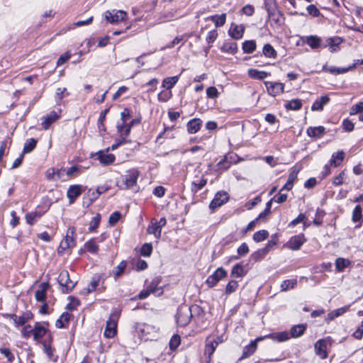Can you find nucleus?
I'll use <instances>...</instances> for the list:
<instances>
[{
	"label": "nucleus",
	"mask_w": 363,
	"mask_h": 363,
	"mask_svg": "<svg viewBox=\"0 0 363 363\" xmlns=\"http://www.w3.org/2000/svg\"><path fill=\"white\" fill-rule=\"evenodd\" d=\"M198 309H199V307L196 305L190 307L186 305L179 306L176 315L177 324L181 327L188 325L192 317V311Z\"/></svg>",
	"instance_id": "1"
},
{
	"label": "nucleus",
	"mask_w": 363,
	"mask_h": 363,
	"mask_svg": "<svg viewBox=\"0 0 363 363\" xmlns=\"http://www.w3.org/2000/svg\"><path fill=\"white\" fill-rule=\"evenodd\" d=\"M333 342V341L330 337L318 340L314 345L316 355L322 359H326L328 355V351L332 347Z\"/></svg>",
	"instance_id": "2"
},
{
	"label": "nucleus",
	"mask_w": 363,
	"mask_h": 363,
	"mask_svg": "<svg viewBox=\"0 0 363 363\" xmlns=\"http://www.w3.org/2000/svg\"><path fill=\"white\" fill-rule=\"evenodd\" d=\"M140 172L136 169L128 170L126 174L122 176V184L121 189H128L136 186Z\"/></svg>",
	"instance_id": "3"
},
{
	"label": "nucleus",
	"mask_w": 363,
	"mask_h": 363,
	"mask_svg": "<svg viewBox=\"0 0 363 363\" xmlns=\"http://www.w3.org/2000/svg\"><path fill=\"white\" fill-rule=\"evenodd\" d=\"M119 318V314L113 312L110 315L108 320L106 321V328L104 330V336L108 338L113 337L117 332V321Z\"/></svg>",
	"instance_id": "4"
},
{
	"label": "nucleus",
	"mask_w": 363,
	"mask_h": 363,
	"mask_svg": "<svg viewBox=\"0 0 363 363\" xmlns=\"http://www.w3.org/2000/svg\"><path fill=\"white\" fill-rule=\"evenodd\" d=\"M57 282L62 286V293L65 294L69 293L76 284L70 279L69 274L66 270H63L60 273Z\"/></svg>",
	"instance_id": "5"
},
{
	"label": "nucleus",
	"mask_w": 363,
	"mask_h": 363,
	"mask_svg": "<svg viewBox=\"0 0 363 363\" xmlns=\"http://www.w3.org/2000/svg\"><path fill=\"white\" fill-rule=\"evenodd\" d=\"M228 275V272L223 267L218 268L213 274L210 275L206 283L208 287L212 288L221 279L226 277Z\"/></svg>",
	"instance_id": "6"
},
{
	"label": "nucleus",
	"mask_w": 363,
	"mask_h": 363,
	"mask_svg": "<svg viewBox=\"0 0 363 363\" xmlns=\"http://www.w3.org/2000/svg\"><path fill=\"white\" fill-rule=\"evenodd\" d=\"M126 15V13L122 10L106 11L105 13V18L108 23L113 24L125 20Z\"/></svg>",
	"instance_id": "7"
},
{
	"label": "nucleus",
	"mask_w": 363,
	"mask_h": 363,
	"mask_svg": "<svg viewBox=\"0 0 363 363\" xmlns=\"http://www.w3.org/2000/svg\"><path fill=\"white\" fill-rule=\"evenodd\" d=\"M264 84L268 94L272 96H278L284 92V84L283 83L266 81Z\"/></svg>",
	"instance_id": "8"
},
{
	"label": "nucleus",
	"mask_w": 363,
	"mask_h": 363,
	"mask_svg": "<svg viewBox=\"0 0 363 363\" xmlns=\"http://www.w3.org/2000/svg\"><path fill=\"white\" fill-rule=\"evenodd\" d=\"M229 199L228 194L226 191H218L216 194L213 199L209 204V208L215 210L225 203Z\"/></svg>",
	"instance_id": "9"
},
{
	"label": "nucleus",
	"mask_w": 363,
	"mask_h": 363,
	"mask_svg": "<svg viewBox=\"0 0 363 363\" xmlns=\"http://www.w3.org/2000/svg\"><path fill=\"white\" fill-rule=\"evenodd\" d=\"M306 241L303 233L292 236L286 244V247L292 250H298Z\"/></svg>",
	"instance_id": "10"
},
{
	"label": "nucleus",
	"mask_w": 363,
	"mask_h": 363,
	"mask_svg": "<svg viewBox=\"0 0 363 363\" xmlns=\"http://www.w3.org/2000/svg\"><path fill=\"white\" fill-rule=\"evenodd\" d=\"M160 282L161 279L160 277H155L147 287L150 290V293L156 296H160L163 294V288L160 286Z\"/></svg>",
	"instance_id": "11"
},
{
	"label": "nucleus",
	"mask_w": 363,
	"mask_h": 363,
	"mask_svg": "<svg viewBox=\"0 0 363 363\" xmlns=\"http://www.w3.org/2000/svg\"><path fill=\"white\" fill-rule=\"evenodd\" d=\"M82 193L81 185H71L67 192V196L69 200V203H73L76 199Z\"/></svg>",
	"instance_id": "12"
},
{
	"label": "nucleus",
	"mask_w": 363,
	"mask_h": 363,
	"mask_svg": "<svg viewBox=\"0 0 363 363\" xmlns=\"http://www.w3.org/2000/svg\"><path fill=\"white\" fill-rule=\"evenodd\" d=\"M74 233V228H69L67 230V235L60 243V248L62 250H66L68 248H70L75 245V241L73 238V235Z\"/></svg>",
	"instance_id": "13"
},
{
	"label": "nucleus",
	"mask_w": 363,
	"mask_h": 363,
	"mask_svg": "<svg viewBox=\"0 0 363 363\" xmlns=\"http://www.w3.org/2000/svg\"><path fill=\"white\" fill-rule=\"evenodd\" d=\"M264 338H269L274 341L282 342L289 340L291 338L289 333L287 331H281L277 333H273L262 337Z\"/></svg>",
	"instance_id": "14"
},
{
	"label": "nucleus",
	"mask_w": 363,
	"mask_h": 363,
	"mask_svg": "<svg viewBox=\"0 0 363 363\" xmlns=\"http://www.w3.org/2000/svg\"><path fill=\"white\" fill-rule=\"evenodd\" d=\"M261 340H263V337H258L256 340L251 341L249 345H246L243 349L242 354L240 359H243L251 356L256 350L257 341Z\"/></svg>",
	"instance_id": "15"
},
{
	"label": "nucleus",
	"mask_w": 363,
	"mask_h": 363,
	"mask_svg": "<svg viewBox=\"0 0 363 363\" xmlns=\"http://www.w3.org/2000/svg\"><path fill=\"white\" fill-rule=\"evenodd\" d=\"M50 287L48 282H43L39 285V289L35 293V298L38 302H45L46 292Z\"/></svg>",
	"instance_id": "16"
},
{
	"label": "nucleus",
	"mask_w": 363,
	"mask_h": 363,
	"mask_svg": "<svg viewBox=\"0 0 363 363\" xmlns=\"http://www.w3.org/2000/svg\"><path fill=\"white\" fill-rule=\"evenodd\" d=\"M218 345V341L213 340L210 337L206 338L204 352L205 354L208 356V360L211 359V356L213 355Z\"/></svg>",
	"instance_id": "17"
},
{
	"label": "nucleus",
	"mask_w": 363,
	"mask_h": 363,
	"mask_svg": "<svg viewBox=\"0 0 363 363\" xmlns=\"http://www.w3.org/2000/svg\"><path fill=\"white\" fill-rule=\"evenodd\" d=\"M203 121L201 119L195 118L190 120L186 124L187 131L190 134L196 133L201 128Z\"/></svg>",
	"instance_id": "18"
},
{
	"label": "nucleus",
	"mask_w": 363,
	"mask_h": 363,
	"mask_svg": "<svg viewBox=\"0 0 363 363\" xmlns=\"http://www.w3.org/2000/svg\"><path fill=\"white\" fill-rule=\"evenodd\" d=\"M330 100V97L328 95L321 96L314 101L311 106V110L313 111H323L324 106L327 105Z\"/></svg>",
	"instance_id": "19"
},
{
	"label": "nucleus",
	"mask_w": 363,
	"mask_h": 363,
	"mask_svg": "<svg viewBox=\"0 0 363 363\" xmlns=\"http://www.w3.org/2000/svg\"><path fill=\"white\" fill-rule=\"evenodd\" d=\"M245 27L242 25H232L228 33L235 40L241 39L243 36Z\"/></svg>",
	"instance_id": "20"
},
{
	"label": "nucleus",
	"mask_w": 363,
	"mask_h": 363,
	"mask_svg": "<svg viewBox=\"0 0 363 363\" xmlns=\"http://www.w3.org/2000/svg\"><path fill=\"white\" fill-rule=\"evenodd\" d=\"M59 116L55 111H51L49 114L43 118L41 125L44 130H48L52 123L57 121Z\"/></svg>",
	"instance_id": "21"
},
{
	"label": "nucleus",
	"mask_w": 363,
	"mask_h": 363,
	"mask_svg": "<svg viewBox=\"0 0 363 363\" xmlns=\"http://www.w3.org/2000/svg\"><path fill=\"white\" fill-rule=\"evenodd\" d=\"M45 211H41L36 209L34 211L28 213L26 215V220L27 223L30 225H33L42 217V216L45 213Z\"/></svg>",
	"instance_id": "22"
},
{
	"label": "nucleus",
	"mask_w": 363,
	"mask_h": 363,
	"mask_svg": "<svg viewBox=\"0 0 363 363\" xmlns=\"http://www.w3.org/2000/svg\"><path fill=\"white\" fill-rule=\"evenodd\" d=\"M306 324H298L292 326L289 332L291 337L297 338L302 336L306 332Z\"/></svg>",
	"instance_id": "23"
},
{
	"label": "nucleus",
	"mask_w": 363,
	"mask_h": 363,
	"mask_svg": "<svg viewBox=\"0 0 363 363\" xmlns=\"http://www.w3.org/2000/svg\"><path fill=\"white\" fill-rule=\"evenodd\" d=\"M349 309H350V306H345L339 308L337 309H335L334 311H332L330 313H328L327 318H325V320L328 323H329L331 320H333V319H335V318H337V317L343 315L346 312H347L349 311Z\"/></svg>",
	"instance_id": "24"
},
{
	"label": "nucleus",
	"mask_w": 363,
	"mask_h": 363,
	"mask_svg": "<svg viewBox=\"0 0 363 363\" xmlns=\"http://www.w3.org/2000/svg\"><path fill=\"white\" fill-rule=\"evenodd\" d=\"M248 76L252 79L262 80L271 75L269 72L260 71L256 69H249L247 71Z\"/></svg>",
	"instance_id": "25"
},
{
	"label": "nucleus",
	"mask_w": 363,
	"mask_h": 363,
	"mask_svg": "<svg viewBox=\"0 0 363 363\" xmlns=\"http://www.w3.org/2000/svg\"><path fill=\"white\" fill-rule=\"evenodd\" d=\"M325 128L323 126L309 127L307 128V135L311 138H321L325 134Z\"/></svg>",
	"instance_id": "26"
},
{
	"label": "nucleus",
	"mask_w": 363,
	"mask_h": 363,
	"mask_svg": "<svg viewBox=\"0 0 363 363\" xmlns=\"http://www.w3.org/2000/svg\"><path fill=\"white\" fill-rule=\"evenodd\" d=\"M98 159L103 165H108L114 162L115 156L113 154H104L101 151L97 152Z\"/></svg>",
	"instance_id": "27"
},
{
	"label": "nucleus",
	"mask_w": 363,
	"mask_h": 363,
	"mask_svg": "<svg viewBox=\"0 0 363 363\" xmlns=\"http://www.w3.org/2000/svg\"><path fill=\"white\" fill-rule=\"evenodd\" d=\"M70 313L64 312L60 317L56 320L55 325L57 328H65L67 327L70 319Z\"/></svg>",
	"instance_id": "28"
},
{
	"label": "nucleus",
	"mask_w": 363,
	"mask_h": 363,
	"mask_svg": "<svg viewBox=\"0 0 363 363\" xmlns=\"http://www.w3.org/2000/svg\"><path fill=\"white\" fill-rule=\"evenodd\" d=\"M220 50L223 52L234 55L238 51V45L234 42H225L220 47Z\"/></svg>",
	"instance_id": "29"
},
{
	"label": "nucleus",
	"mask_w": 363,
	"mask_h": 363,
	"mask_svg": "<svg viewBox=\"0 0 363 363\" xmlns=\"http://www.w3.org/2000/svg\"><path fill=\"white\" fill-rule=\"evenodd\" d=\"M47 332L45 328L39 323H36L33 328V338L35 340L43 337Z\"/></svg>",
	"instance_id": "30"
},
{
	"label": "nucleus",
	"mask_w": 363,
	"mask_h": 363,
	"mask_svg": "<svg viewBox=\"0 0 363 363\" xmlns=\"http://www.w3.org/2000/svg\"><path fill=\"white\" fill-rule=\"evenodd\" d=\"M345 158V152L342 150L333 153L330 160V165L339 166Z\"/></svg>",
	"instance_id": "31"
},
{
	"label": "nucleus",
	"mask_w": 363,
	"mask_h": 363,
	"mask_svg": "<svg viewBox=\"0 0 363 363\" xmlns=\"http://www.w3.org/2000/svg\"><path fill=\"white\" fill-rule=\"evenodd\" d=\"M302 101L298 99H291L286 103L284 105L286 109L298 111L302 107Z\"/></svg>",
	"instance_id": "32"
},
{
	"label": "nucleus",
	"mask_w": 363,
	"mask_h": 363,
	"mask_svg": "<svg viewBox=\"0 0 363 363\" xmlns=\"http://www.w3.org/2000/svg\"><path fill=\"white\" fill-rule=\"evenodd\" d=\"M263 55L268 58L275 59L277 57V52L269 43H267L264 45L262 49Z\"/></svg>",
	"instance_id": "33"
},
{
	"label": "nucleus",
	"mask_w": 363,
	"mask_h": 363,
	"mask_svg": "<svg viewBox=\"0 0 363 363\" xmlns=\"http://www.w3.org/2000/svg\"><path fill=\"white\" fill-rule=\"evenodd\" d=\"M147 233L148 234H153L155 238L160 239L161 237L162 229H160V228H159L154 221H151L147 228Z\"/></svg>",
	"instance_id": "34"
},
{
	"label": "nucleus",
	"mask_w": 363,
	"mask_h": 363,
	"mask_svg": "<svg viewBox=\"0 0 363 363\" xmlns=\"http://www.w3.org/2000/svg\"><path fill=\"white\" fill-rule=\"evenodd\" d=\"M268 250L265 247L259 249L250 255V259L255 262L260 261L268 254Z\"/></svg>",
	"instance_id": "35"
},
{
	"label": "nucleus",
	"mask_w": 363,
	"mask_h": 363,
	"mask_svg": "<svg viewBox=\"0 0 363 363\" xmlns=\"http://www.w3.org/2000/svg\"><path fill=\"white\" fill-rule=\"evenodd\" d=\"M178 80L179 76L164 78L162 81V87L167 89V90H171V89L177 83Z\"/></svg>",
	"instance_id": "36"
},
{
	"label": "nucleus",
	"mask_w": 363,
	"mask_h": 363,
	"mask_svg": "<svg viewBox=\"0 0 363 363\" xmlns=\"http://www.w3.org/2000/svg\"><path fill=\"white\" fill-rule=\"evenodd\" d=\"M206 183L207 179L203 177L199 178L197 180L192 182L191 191L194 193L198 192L203 186H206Z\"/></svg>",
	"instance_id": "37"
},
{
	"label": "nucleus",
	"mask_w": 363,
	"mask_h": 363,
	"mask_svg": "<svg viewBox=\"0 0 363 363\" xmlns=\"http://www.w3.org/2000/svg\"><path fill=\"white\" fill-rule=\"evenodd\" d=\"M256 43L255 40H245L242 43V50L245 53L250 54L256 50Z\"/></svg>",
	"instance_id": "38"
},
{
	"label": "nucleus",
	"mask_w": 363,
	"mask_h": 363,
	"mask_svg": "<svg viewBox=\"0 0 363 363\" xmlns=\"http://www.w3.org/2000/svg\"><path fill=\"white\" fill-rule=\"evenodd\" d=\"M36 145L37 140L34 138H30L29 140H26L24 144L22 154L24 155L32 152L35 148Z\"/></svg>",
	"instance_id": "39"
},
{
	"label": "nucleus",
	"mask_w": 363,
	"mask_h": 363,
	"mask_svg": "<svg viewBox=\"0 0 363 363\" xmlns=\"http://www.w3.org/2000/svg\"><path fill=\"white\" fill-rule=\"evenodd\" d=\"M210 19L214 23L216 27H220L225 23L226 14L222 13L221 15H213L210 17Z\"/></svg>",
	"instance_id": "40"
},
{
	"label": "nucleus",
	"mask_w": 363,
	"mask_h": 363,
	"mask_svg": "<svg viewBox=\"0 0 363 363\" xmlns=\"http://www.w3.org/2000/svg\"><path fill=\"white\" fill-rule=\"evenodd\" d=\"M350 264V262L348 259L339 257L335 260V269L337 272H342Z\"/></svg>",
	"instance_id": "41"
},
{
	"label": "nucleus",
	"mask_w": 363,
	"mask_h": 363,
	"mask_svg": "<svg viewBox=\"0 0 363 363\" xmlns=\"http://www.w3.org/2000/svg\"><path fill=\"white\" fill-rule=\"evenodd\" d=\"M269 17L276 23L281 24L283 21V14L279 10L274 9L268 13Z\"/></svg>",
	"instance_id": "42"
},
{
	"label": "nucleus",
	"mask_w": 363,
	"mask_h": 363,
	"mask_svg": "<svg viewBox=\"0 0 363 363\" xmlns=\"http://www.w3.org/2000/svg\"><path fill=\"white\" fill-rule=\"evenodd\" d=\"M297 284L296 279H286L282 281L281 284V290L282 291H286L289 289H292Z\"/></svg>",
	"instance_id": "43"
},
{
	"label": "nucleus",
	"mask_w": 363,
	"mask_h": 363,
	"mask_svg": "<svg viewBox=\"0 0 363 363\" xmlns=\"http://www.w3.org/2000/svg\"><path fill=\"white\" fill-rule=\"evenodd\" d=\"M269 236V233L266 230H259L253 235V240L256 242H259L266 240Z\"/></svg>",
	"instance_id": "44"
},
{
	"label": "nucleus",
	"mask_w": 363,
	"mask_h": 363,
	"mask_svg": "<svg viewBox=\"0 0 363 363\" xmlns=\"http://www.w3.org/2000/svg\"><path fill=\"white\" fill-rule=\"evenodd\" d=\"M301 165L296 164L293 167L291 172L289 174L288 182L294 184V181L296 179L298 172L301 169Z\"/></svg>",
	"instance_id": "45"
},
{
	"label": "nucleus",
	"mask_w": 363,
	"mask_h": 363,
	"mask_svg": "<svg viewBox=\"0 0 363 363\" xmlns=\"http://www.w3.org/2000/svg\"><path fill=\"white\" fill-rule=\"evenodd\" d=\"M306 43L313 49L318 48L320 45V39L317 36L311 35L306 39Z\"/></svg>",
	"instance_id": "46"
},
{
	"label": "nucleus",
	"mask_w": 363,
	"mask_h": 363,
	"mask_svg": "<svg viewBox=\"0 0 363 363\" xmlns=\"http://www.w3.org/2000/svg\"><path fill=\"white\" fill-rule=\"evenodd\" d=\"M245 274L242 265L236 264L232 269L231 275L235 277H242Z\"/></svg>",
	"instance_id": "47"
},
{
	"label": "nucleus",
	"mask_w": 363,
	"mask_h": 363,
	"mask_svg": "<svg viewBox=\"0 0 363 363\" xmlns=\"http://www.w3.org/2000/svg\"><path fill=\"white\" fill-rule=\"evenodd\" d=\"M342 38L339 37L330 38L328 39V44L331 48V52L337 51V47L342 43Z\"/></svg>",
	"instance_id": "48"
},
{
	"label": "nucleus",
	"mask_w": 363,
	"mask_h": 363,
	"mask_svg": "<svg viewBox=\"0 0 363 363\" xmlns=\"http://www.w3.org/2000/svg\"><path fill=\"white\" fill-rule=\"evenodd\" d=\"M44 352L47 354V356L51 359L53 356V349L51 346V337H50L49 340H45L43 343Z\"/></svg>",
	"instance_id": "49"
},
{
	"label": "nucleus",
	"mask_w": 363,
	"mask_h": 363,
	"mask_svg": "<svg viewBox=\"0 0 363 363\" xmlns=\"http://www.w3.org/2000/svg\"><path fill=\"white\" fill-rule=\"evenodd\" d=\"M84 247L87 251L92 254L96 253L99 250V246L96 244L94 240L87 241L85 243Z\"/></svg>",
	"instance_id": "50"
},
{
	"label": "nucleus",
	"mask_w": 363,
	"mask_h": 363,
	"mask_svg": "<svg viewBox=\"0 0 363 363\" xmlns=\"http://www.w3.org/2000/svg\"><path fill=\"white\" fill-rule=\"evenodd\" d=\"M181 342V337L179 335H174L169 341V348L171 350H175Z\"/></svg>",
	"instance_id": "51"
},
{
	"label": "nucleus",
	"mask_w": 363,
	"mask_h": 363,
	"mask_svg": "<svg viewBox=\"0 0 363 363\" xmlns=\"http://www.w3.org/2000/svg\"><path fill=\"white\" fill-rule=\"evenodd\" d=\"M152 252L151 243H145L140 249V255L143 257H150Z\"/></svg>",
	"instance_id": "52"
},
{
	"label": "nucleus",
	"mask_w": 363,
	"mask_h": 363,
	"mask_svg": "<svg viewBox=\"0 0 363 363\" xmlns=\"http://www.w3.org/2000/svg\"><path fill=\"white\" fill-rule=\"evenodd\" d=\"M127 266V262L124 260L121 262V263L114 268L113 270V274H114L115 277H118L125 270Z\"/></svg>",
	"instance_id": "53"
},
{
	"label": "nucleus",
	"mask_w": 363,
	"mask_h": 363,
	"mask_svg": "<svg viewBox=\"0 0 363 363\" xmlns=\"http://www.w3.org/2000/svg\"><path fill=\"white\" fill-rule=\"evenodd\" d=\"M362 208L360 205H357L352 211V221L354 223L359 221L362 218Z\"/></svg>",
	"instance_id": "54"
},
{
	"label": "nucleus",
	"mask_w": 363,
	"mask_h": 363,
	"mask_svg": "<svg viewBox=\"0 0 363 363\" xmlns=\"http://www.w3.org/2000/svg\"><path fill=\"white\" fill-rule=\"evenodd\" d=\"M117 130L121 136L127 137L130 135V128L125 124H118Z\"/></svg>",
	"instance_id": "55"
},
{
	"label": "nucleus",
	"mask_w": 363,
	"mask_h": 363,
	"mask_svg": "<svg viewBox=\"0 0 363 363\" xmlns=\"http://www.w3.org/2000/svg\"><path fill=\"white\" fill-rule=\"evenodd\" d=\"M172 91L170 90L162 91L157 95L159 101L166 102L172 97Z\"/></svg>",
	"instance_id": "56"
},
{
	"label": "nucleus",
	"mask_w": 363,
	"mask_h": 363,
	"mask_svg": "<svg viewBox=\"0 0 363 363\" xmlns=\"http://www.w3.org/2000/svg\"><path fill=\"white\" fill-rule=\"evenodd\" d=\"M278 240L279 237L277 233L273 234L264 247L268 250V252H269L274 246L277 245Z\"/></svg>",
	"instance_id": "57"
},
{
	"label": "nucleus",
	"mask_w": 363,
	"mask_h": 363,
	"mask_svg": "<svg viewBox=\"0 0 363 363\" xmlns=\"http://www.w3.org/2000/svg\"><path fill=\"white\" fill-rule=\"evenodd\" d=\"M306 220L307 218L304 213H299L297 218H296L289 223L288 226L290 228H293L300 223H304V221Z\"/></svg>",
	"instance_id": "58"
},
{
	"label": "nucleus",
	"mask_w": 363,
	"mask_h": 363,
	"mask_svg": "<svg viewBox=\"0 0 363 363\" xmlns=\"http://www.w3.org/2000/svg\"><path fill=\"white\" fill-rule=\"evenodd\" d=\"M238 287V283L235 280H231L230 281L225 288V294H230L235 291L237 288Z\"/></svg>",
	"instance_id": "59"
},
{
	"label": "nucleus",
	"mask_w": 363,
	"mask_h": 363,
	"mask_svg": "<svg viewBox=\"0 0 363 363\" xmlns=\"http://www.w3.org/2000/svg\"><path fill=\"white\" fill-rule=\"evenodd\" d=\"M100 220H101V216L99 213L96 214V216L93 217L90 222V225L89 228V231L95 230L98 228Z\"/></svg>",
	"instance_id": "60"
},
{
	"label": "nucleus",
	"mask_w": 363,
	"mask_h": 363,
	"mask_svg": "<svg viewBox=\"0 0 363 363\" xmlns=\"http://www.w3.org/2000/svg\"><path fill=\"white\" fill-rule=\"evenodd\" d=\"M363 113V102H359L354 105H353L350 110V114L355 115L357 113Z\"/></svg>",
	"instance_id": "61"
},
{
	"label": "nucleus",
	"mask_w": 363,
	"mask_h": 363,
	"mask_svg": "<svg viewBox=\"0 0 363 363\" xmlns=\"http://www.w3.org/2000/svg\"><path fill=\"white\" fill-rule=\"evenodd\" d=\"M121 217V213L119 211H114L112 213L108 219V223L111 225H115Z\"/></svg>",
	"instance_id": "62"
},
{
	"label": "nucleus",
	"mask_w": 363,
	"mask_h": 363,
	"mask_svg": "<svg viewBox=\"0 0 363 363\" xmlns=\"http://www.w3.org/2000/svg\"><path fill=\"white\" fill-rule=\"evenodd\" d=\"M0 352L7 359L9 362H12L14 359V354L9 348H0Z\"/></svg>",
	"instance_id": "63"
},
{
	"label": "nucleus",
	"mask_w": 363,
	"mask_h": 363,
	"mask_svg": "<svg viewBox=\"0 0 363 363\" xmlns=\"http://www.w3.org/2000/svg\"><path fill=\"white\" fill-rule=\"evenodd\" d=\"M342 126L345 132H351L354 128V124L348 118L343 120Z\"/></svg>",
	"instance_id": "64"
}]
</instances>
